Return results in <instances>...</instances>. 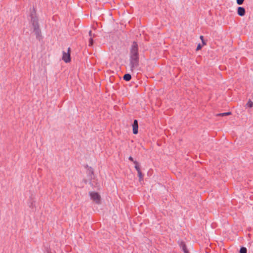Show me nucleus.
Returning <instances> with one entry per match:
<instances>
[{"label": "nucleus", "mask_w": 253, "mask_h": 253, "mask_svg": "<svg viewBox=\"0 0 253 253\" xmlns=\"http://www.w3.org/2000/svg\"><path fill=\"white\" fill-rule=\"evenodd\" d=\"M180 247L182 248L183 251L184 252V253H185V251H188L187 250L185 244L184 243H181L180 244Z\"/></svg>", "instance_id": "nucleus-9"}, {"label": "nucleus", "mask_w": 253, "mask_h": 253, "mask_svg": "<svg viewBox=\"0 0 253 253\" xmlns=\"http://www.w3.org/2000/svg\"><path fill=\"white\" fill-rule=\"evenodd\" d=\"M200 39L202 40L203 43L204 44H205V42H204V40H203V36H200Z\"/></svg>", "instance_id": "nucleus-20"}, {"label": "nucleus", "mask_w": 253, "mask_h": 253, "mask_svg": "<svg viewBox=\"0 0 253 253\" xmlns=\"http://www.w3.org/2000/svg\"><path fill=\"white\" fill-rule=\"evenodd\" d=\"M130 56L139 57L138 46L136 42H133L130 49Z\"/></svg>", "instance_id": "nucleus-3"}, {"label": "nucleus", "mask_w": 253, "mask_h": 253, "mask_svg": "<svg viewBox=\"0 0 253 253\" xmlns=\"http://www.w3.org/2000/svg\"><path fill=\"white\" fill-rule=\"evenodd\" d=\"M230 114H231V112H226V113L219 114H218V116H225L229 115Z\"/></svg>", "instance_id": "nucleus-13"}, {"label": "nucleus", "mask_w": 253, "mask_h": 253, "mask_svg": "<svg viewBox=\"0 0 253 253\" xmlns=\"http://www.w3.org/2000/svg\"><path fill=\"white\" fill-rule=\"evenodd\" d=\"M138 172V176L139 177L140 180H141L142 179V173L141 172V171H139Z\"/></svg>", "instance_id": "nucleus-15"}, {"label": "nucleus", "mask_w": 253, "mask_h": 253, "mask_svg": "<svg viewBox=\"0 0 253 253\" xmlns=\"http://www.w3.org/2000/svg\"><path fill=\"white\" fill-rule=\"evenodd\" d=\"M238 14L240 16H243L245 14V9L243 7H239L237 10Z\"/></svg>", "instance_id": "nucleus-7"}, {"label": "nucleus", "mask_w": 253, "mask_h": 253, "mask_svg": "<svg viewBox=\"0 0 253 253\" xmlns=\"http://www.w3.org/2000/svg\"><path fill=\"white\" fill-rule=\"evenodd\" d=\"M93 41L92 37H91L89 39V43H88V46H91L93 44Z\"/></svg>", "instance_id": "nucleus-14"}, {"label": "nucleus", "mask_w": 253, "mask_h": 253, "mask_svg": "<svg viewBox=\"0 0 253 253\" xmlns=\"http://www.w3.org/2000/svg\"><path fill=\"white\" fill-rule=\"evenodd\" d=\"M201 45L199 44H198V45L197 46V50H199V49H201Z\"/></svg>", "instance_id": "nucleus-19"}, {"label": "nucleus", "mask_w": 253, "mask_h": 253, "mask_svg": "<svg viewBox=\"0 0 253 253\" xmlns=\"http://www.w3.org/2000/svg\"><path fill=\"white\" fill-rule=\"evenodd\" d=\"M246 106L249 108H252L253 107V102L251 101L250 100L246 104Z\"/></svg>", "instance_id": "nucleus-11"}, {"label": "nucleus", "mask_w": 253, "mask_h": 253, "mask_svg": "<svg viewBox=\"0 0 253 253\" xmlns=\"http://www.w3.org/2000/svg\"><path fill=\"white\" fill-rule=\"evenodd\" d=\"M131 76L129 74H126L124 76L123 79L126 81H129L131 80Z\"/></svg>", "instance_id": "nucleus-8"}, {"label": "nucleus", "mask_w": 253, "mask_h": 253, "mask_svg": "<svg viewBox=\"0 0 253 253\" xmlns=\"http://www.w3.org/2000/svg\"><path fill=\"white\" fill-rule=\"evenodd\" d=\"M185 253H188V251H185Z\"/></svg>", "instance_id": "nucleus-22"}, {"label": "nucleus", "mask_w": 253, "mask_h": 253, "mask_svg": "<svg viewBox=\"0 0 253 253\" xmlns=\"http://www.w3.org/2000/svg\"><path fill=\"white\" fill-rule=\"evenodd\" d=\"M139 66V57L130 56L129 66L130 70L132 71Z\"/></svg>", "instance_id": "nucleus-2"}, {"label": "nucleus", "mask_w": 253, "mask_h": 253, "mask_svg": "<svg viewBox=\"0 0 253 253\" xmlns=\"http://www.w3.org/2000/svg\"><path fill=\"white\" fill-rule=\"evenodd\" d=\"M70 51V48L69 47L68 48L67 52H66L65 51L63 52L62 59L65 63H68L71 61Z\"/></svg>", "instance_id": "nucleus-5"}, {"label": "nucleus", "mask_w": 253, "mask_h": 253, "mask_svg": "<svg viewBox=\"0 0 253 253\" xmlns=\"http://www.w3.org/2000/svg\"><path fill=\"white\" fill-rule=\"evenodd\" d=\"M128 159H129V160H130L134 163V161L133 160V159L131 156H129L128 158Z\"/></svg>", "instance_id": "nucleus-17"}, {"label": "nucleus", "mask_w": 253, "mask_h": 253, "mask_svg": "<svg viewBox=\"0 0 253 253\" xmlns=\"http://www.w3.org/2000/svg\"><path fill=\"white\" fill-rule=\"evenodd\" d=\"M247 253V248L245 247H241L240 250V253Z\"/></svg>", "instance_id": "nucleus-12"}, {"label": "nucleus", "mask_w": 253, "mask_h": 253, "mask_svg": "<svg viewBox=\"0 0 253 253\" xmlns=\"http://www.w3.org/2000/svg\"><path fill=\"white\" fill-rule=\"evenodd\" d=\"M244 0H237V3L239 5L243 4Z\"/></svg>", "instance_id": "nucleus-16"}, {"label": "nucleus", "mask_w": 253, "mask_h": 253, "mask_svg": "<svg viewBox=\"0 0 253 253\" xmlns=\"http://www.w3.org/2000/svg\"><path fill=\"white\" fill-rule=\"evenodd\" d=\"M133 127V133L135 134L138 133V123L136 120L134 121L133 124L132 125Z\"/></svg>", "instance_id": "nucleus-6"}, {"label": "nucleus", "mask_w": 253, "mask_h": 253, "mask_svg": "<svg viewBox=\"0 0 253 253\" xmlns=\"http://www.w3.org/2000/svg\"><path fill=\"white\" fill-rule=\"evenodd\" d=\"M89 171V172H90L91 173V174H93V171L92 169L91 168H90Z\"/></svg>", "instance_id": "nucleus-18"}, {"label": "nucleus", "mask_w": 253, "mask_h": 253, "mask_svg": "<svg viewBox=\"0 0 253 253\" xmlns=\"http://www.w3.org/2000/svg\"><path fill=\"white\" fill-rule=\"evenodd\" d=\"M89 36H90V38L92 37L91 31H89Z\"/></svg>", "instance_id": "nucleus-21"}, {"label": "nucleus", "mask_w": 253, "mask_h": 253, "mask_svg": "<svg viewBox=\"0 0 253 253\" xmlns=\"http://www.w3.org/2000/svg\"><path fill=\"white\" fill-rule=\"evenodd\" d=\"M134 163L135 164V168L137 172L141 171L138 162L137 161H134Z\"/></svg>", "instance_id": "nucleus-10"}, {"label": "nucleus", "mask_w": 253, "mask_h": 253, "mask_svg": "<svg viewBox=\"0 0 253 253\" xmlns=\"http://www.w3.org/2000/svg\"><path fill=\"white\" fill-rule=\"evenodd\" d=\"M30 17L31 23L33 27L34 32L36 35V38L39 40H40L42 37L41 31L39 28L38 19L36 15V11L34 8H33V9L31 10Z\"/></svg>", "instance_id": "nucleus-1"}, {"label": "nucleus", "mask_w": 253, "mask_h": 253, "mask_svg": "<svg viewBox=\"0 0 253 253\" xmlns=\"http://www.w3.org/2000/svg\"><path fill=\"white\" fill-rule=\"evenodd\" d=\"M89 195L90 196V198L93 201H94L97 204L100 203V196L97 192H89Z\"/></svg>", "instance_id": "nucleus-4"}]
</instances>
